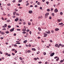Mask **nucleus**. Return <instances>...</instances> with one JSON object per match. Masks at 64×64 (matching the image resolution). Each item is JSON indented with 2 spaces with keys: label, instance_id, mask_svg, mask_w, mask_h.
Returning a JSON list of instances; mask_svg holds the SVG:
<instances>
[{
  "label": "nucleus",
  "instance_id": "c85d7f7f",
  "mask_svg": "<svg viewBox=\"0 0 64 64\" xmlns=\"http://www.w3.org/2000/svg\"><path fill=\"white\" fill-rule=\"evenodd\" d=\"M7 24H5L4 25V26L5 27H7Z\"/></svg>",
  "mask_w": 64,
  "mask_h": 64
},
{
  "label": "nucleus",
  "instance_id": "393cba45",
  "mask_svg": "<svg viewBox=\"0 0 64 64\" xmlns=\"http://www.w3.org/2000/svg\"><path fill=\"white\" fill-rule=\"evenodd\" d=\"M52 16H54V13H52Z\"/></svg>",
  "mask_w": 64,
  "mask_h": 64
},
{
  "label": "nucleus",
  "instance_id": "9d476101",
  "mask_svg": "<svg viewBox=\"0 0 64 64\" xmlns=\"http://www.w3.org/2000/svg\"><path fill=\"white\" fill-rule=\"evenodd\" d=\"M27 42V40H26L24 41V43H26V42Z\"/></svg>",
  "mask_w": 64,
  "mask_h": 64
},
{
  "label": "nucleus",
  "instance_id": "13d9d810",
  "mask_svg": "<svg viewBox=\"0 0 64 64\" xmlns=\"http://www.w3.org/2000/svg\"><path fill=\"white\" fill-rule=\"evenodd\" d=\"M41 34V32H38V34Z\"/></svg>",
  "mask_w": 64,
  "mask_h": 64
},
{
  "label": "nucleus",
  "instance_id": "c03bdc74",
  "mask_svg": "<svg viewBox=\"0 0 64 64\" xmlns=\"http://www.w3.org/2000/svg\"><path fill=\"white\" fill-rule=\"evenodd\" d=\"M14 52L16 53L17 52V51L16 50H14Z\"/></svg>",
  "mask_w": 64,
  "mask_h": 64
},
{
  "label": "nucleus",
  "instance_id": "ddd939ff",
  "mask_svg": "<svg viewBox=\"0 0 64 64\" xmlns=\"http://www.w3.org/2000/svg\"><path fill=\"white\" fill-rule=\"evenodd\" d=\"M59 29L58 28H56L55 29V31H58V30H59Z\"/></svg>",
  "mask_w": 64,
  "mask_h": 64
},
{
  "label": "nucleus",
  "instance_id": "9b49d317",
  "mask_svg": "<svg viewBox=\"0 0 64 64\" xmlns=\"http://www.w3.org/2000/svg\"><path fill=\"white\" fill-rule=\"evenodd\" d=\"M32 50L33 51H36V49L35 48H32Z\"/></svg>",
  "mask_w": 64,
  "mask_h": 64
},
{
  "label": "nucleus",
  "instance_id": "58836bf2",
  "mask_svg": "<svg viewBox=\"0 0 64 64\" xmlns=\"http://www.w3.org/2000/svg\"><path fill=\"white\" fill-rule=\"evenodd\" d=\"M16 2V0H14L12 1V2H13V3H14V2Z\"/></svg>",
  "mask_w": 64,
  "mask_h": 64
},
{
  "label": "nucleus",
  "instance_id": "7ed1b4c3",
  "mask_svg": "<svg viewBox=\"0 0 64 64\" xmlns=\"http://www.w3.org/2000/svg\"><path fill=\"white\" fill-rule=\"evenodd\" d=\"M58 10L57 8H56L54 10V12L57 13V12H58Z\"/></svg>",
  "mask_w": 64,
  "mask_h": 64
},
{
  "label": "nucleus",
  "instance_id": "f03ea898",
  "mask_svg": "<svg viewBox=\"0 0 64 64\" xmlns=\"http://www.w3.org/2000/svg\"><path fill=\"white\" fill-rule=\"evenodd\" d=\"M44 37H47V36L48 35V34H46L45 33H44Z\"/></svg>",
  "mask_w": 64,
  "mask_h": 64
},
{
  "label": "nucleus",
  "instance_id": "e2e57ef3",
  "mask_svg": "<svg viewBox=\"0 0 64 64\" xmlns=\"http://www.w3.org/2000/svg\"><path fill=\"white\" fill-rule=\"evenodd\" d=\"M34 7H35L36 8V7H38V6H37V5H36Z\"/></svg>",
  "mask_w": 64,
  "mask_h": 64
},
{
  "label": "nucleus",
  "instance_id": "cd10ccee",
  "mask_svg": "<svg viewBox=\"0 0 64 64\" xmlns=\"http://www.w3.org/2000/svg\"><path fill=\"white\" fill-rule=\"evenodd\" d=\"M38 5H39L40 4V2H38L37 3Z\"/></svg>",
  "mask_w": 64,
  "mask_h": 64
},
{
  "label": "nucleus",
  "instance_id": "f3484780",
  "mask_svg": "<svg viewBox=\"0 0 64 64\" xmlns=\"http://www.w3.org/2000/svg\"><path fill=\"white\" fill-rule=\"evenodd\" d=\"M63 24V23L62 22L61 23H60L58 25H62V24Z\"/></svg>",
  "mask_w": 64,
  "mask_h": 64
},
{
  "label": "nucleus",
  "instance_id": "680f3d73",
  "mask_svg": "<svg viewBox=\"0 0 64 64\" xmlns=\"http://www.w3.org/2000/svg\"><path fill=\"white\" fill-rule=\"evenodd\" d=\"M38 63L39 64H41V63H42V62H38Z\"/></svg>",
  "mask_w": 64,
  "mask_h": 64
},
{
  "label": "nucleus",
  "instance_id": "e433bc0d",
  "mask_svg": "<svg viewBox=\"0 0 64 64\" xmlns=\"http://www.w3.org/2000/svg\"><path fill=\"white\" fill-rule=\"evenodd\" d=\"M16 15H17V16H19L20 15L19 14H18V13H16Z\"/></svg>",
  "mask_w": 64,
  "mask_h": 64
},
{
  "label": "nucleus",
  "instance_id": "4d7b16f0",
  "mask_svg": "<svg viewBox=\"0 0 64 64\" xmlns=\"http://www.w3.org/2000/svg\"><path fill=\"white\" fill-rule=\"evenodd\" d=\"M60 62H63V60H61L60 61Z\"/></svg>",
  "mask_w": 64,
  "mask_h": 64
},
{
  "label": "nucleus",
  "instance_id": "bb28decb",
  "mask_svg": "<svg viewBox=\"0 0 64 64\" xmlns=\"http://www.w3.org/2000/svg\"><path fill=\"white\" fill-rule=\"evenodd\" d=\"M58 22H61V20H60L59 19H58Z\"/></svg>",
  "mask_w": 64,
  "mask_h": 64
},
{
  "label": "nucleus",
  "instance_id": "b1692460",
  "mask_svg": "<svg viewBox=\"0 0 64 64\" xmlns=\"http://www.w3.org/2000/svg\"><path fill=\"white\" fill-rule=\"evenodd\" d=\"M7 16L8 17H10V16L11 15L10 14H8L7 15Z\"/></svg>",
  "mask_w": 64,
  "mask_h": 64
},
{
  "label": "nucleus",
  "instance_id": "c756f323",
  "mask_svg": "<svg viewBox=\"0 0 64 64\" xmlns=\"http://www.w3.org/2000/svg\"><path fill=\"white\" fill-rule=\"evenodd\" d=\"M29 4V3H28L27 4H26V6H28V5Z\"/></svg>",
  "mask_w": 64,
  "mask_h": 64
},
{
  "label": "nucleus",
  "instance_id": "4c0bfd02",
  "mask_svg": "<svg viewBox=\"0 0 64 64\" xmlns=\"http://www.w3.org/2000/svg\"><path fill=\"white\" fill-rule=\"evenodd\" d=\"M14 47H17V45L16 44H14Z\"/></svg>",
  "mask_w": 64,
  "mask_h": 64
},
{
  "label": "nucleus",
  "instance_id": "6e6d98bb",
  "mask_svg": "<svg viewBox=\"0 0 64 64\" xmlns=\"http://www.w3.org/2000/svg\"><path fill=\"white\" fill-rule=\"evenodd\" d=\"M34 60H37V58H34Z\"/></svg>",
  "mask_w": 64,
  "mask_h": 64
},
{
  "label": "nucleus",
  "instance_id": "052dcab7",
  "mask_svg": "<svg viewBox=\"0 0 64 64\" xmlns=\"http://www.w3.org/2000/svg\"><path fill=\"white\" fill-rule=\"evenodd\" d=\"M20 21H21V22H22V19H21L20 18Z\"/></svg>",
  "mask_w": 64,
  "mask_h": 64
},
{
  "label": "nucleus",
  "instance_id": "72a5a7b5",
  "mask_svg": "<svg viewBox=\"0 0 64 64\" xmlns=\"http://www.w3.org/2000/svg\"><path fill=\"white\" fill-rule=\"evenodd\" d=\"M54 30H52L51 31V32L52 33H54Z\"/></svg>",
  "mask_w": 64,
  "mask_h": 64
},
{
  "label": "nucleus",
  "instance_id": "6e6552de",
  "mask_svg": "<svg viewBox=\"0 0 64 64\" xmlns=\"http://www.w3.org/2000/svg\"><path fill=\"white\" fill-rule=\"evenodd\" d=\"M32 12H33L32 10L29 11L28 13L30 14H32Z\"/></svg>",
  "mask_w": 64,
  "mask_h": 64
},
{
  "label": "nucleus",
  "instance_id": "f8f14e48",
  "mask_svg": "<svg viewBox=\"0 0 64 64\" xmlns=\"http://www.w3.org/2000/svg\"><path fill=\"white\" fill-rule=\"evenodd\" d=\"M5 33H6V34H8L9 33V31H8L7 30V31H6L5 32Z\"/></svg>",
  "mask_w": 64,
  "mask_h": 64
},
{
  "label": "nucleus",
  "instance_id": "49530a36",
  "mask_svg": "<svg viewBox=\"0 0 64 64\" xmlns=\"http://www.w3.org/2000/svg\"><path fill=\"white\" fill-rule=\"evenodd\" d=\"M53 8H51L50 10V11H53Z\"/></svg>",
  "mask_w": 64,
  "mask_h": 64
},
{
  "label": "nucleus",
  "instance_id": "2eb2a0df",
  "mask_svg": "<svg viewBox=\"0 0 64 64\" xmlns=\"http://www.w3.org/2000/svg\"><path fill=\"white\" fill-rule=\"evenodd\" d=\"M16 12H14L13 13V14L14 15H15V14H16Z\"/></svg>",
  "mask_w": 64,
  "mask_h": 64
},
{
  "label": "nucleus",
  "instance_id": "bf43d9fd",
  "mask_svg": "<svg viewBox=\"0 0 64 64\" xmlns=\"http://www.w3.org/2000/svg\"><path fill=\"white\" fill-rule=\"evenodd\" d=\"M58 58V57L57 56H56L54 57V59H56V58Z\"/></svg>",
  "mask_w": 64,
  "mask_h": 64
},
{
  "label": "nucleus",
  "instance_id": "09e8293b",
  "mask_svg": "<svg viewBox=\"0 0 64 64\" xmlns=\"http://www.w3.org/2000/svg\"><path fill=\"white\" fill-rule=\"evenodd\" d=\"M17 31H20L21 30L20 29H17Z\"/></svg>",
  "mask_w": 64,
  "mask_h": 64
},
{
  "label": "nucleus",
  "instance_id": "de8ad7c7",
  "mask_svg": "<svg viewBox=\"0 0 64 64\" xmlns=\"http://www.w3.org/2000/svg\"><path fill=\"white\" fill-rule=\"evenodd\" d=\"M20 59L21 60H22V58L21 57H20Z\"/></svg>",
  "mask_w": 64,
  "mask_h": 64
},
{
  "label": "nucleus",
  "instance_id": "3c124183",
  "mask_svg": "<svg viewBox=\"0 0 64 64\" xmlns=\"http://www.w3.org/2000/svg\"><path fill=\"white\" fill-rule=\"evenodd\" d=\"M29 31H30V30H29V29H28L27 30H26L27 32H29Z\"/></svg>",
  "mask_w": 64,
  "mask_h": 64
},
{
  "label": "nucleus",
  "instance_id": "4468645a",
  "mask_svg": "<svg viewBox=\"0 0 64 64\" xmlns=\"http://www.w3.org/2000/svg\"><path fill=\"white\" fill-rule=\"evenodd\" d=\"M55 47H58V44H55Z\"/></svg>",
  "mask_w": 64,
  "mask_h": 64
},
{
  "label": "nucleus",
  "instance_id": "864d4df0",
  "mask_svg": "<svg viewBox=\"0 0 64 64\" xmlns=\"http://www.w3.org/2000/svg\"><path fill=\"white\" fill-rule=\"evenodd\" d=\"M29 33H30V34H31V33H32V32H31V31H30L29 32Z\"/></svg>",
  "mask_w": 64,
  "mask_h": 64
},
{
  "label": "nucleus",
  "instance_id": "774afa93",
  "mask_svg": "<svg viewBox=\"0 0 64 64\" xmlns=\"http://www.w3.org/2000/svg\"><path fill=\"white\" fill-rule=\"evenodd\" d=\"M47 63H48L47 62H45V64H47Z\"/></svg>",
  "mask_w": 64,
  "mask_h": 64
},
{
  "label": "nucleus",
  "instance_id": "a878e982",
  "mask_svg": "<svg viewBox=\"0 0 64 64\" xmlns=\"http://www.w3.org/2000/svg\"><path fill=\"white\" fill-rule=\"evenodd\" d=\"M30 24H31V22H28V25H30Z\"/></svg>",
  "mask_w": 64,
  "mask_h": 64
},
{
  "label": "nucleus",
  "instance_id": "69168bd1",
  "mask_svg": "<svg viewBox=\"0 0 64 64\" xmlns=\"http://www.w3.org/2000/svg\"><path fill=\"white\" fill-rule=\"evenodd\" d=\"M6 55H8V53H6Z\"/></svg>",
  "mask_w": 64,
  "mask_h": 64
},
{
  "label": "nucleus",
  "instance_id": "8fccbe9b",
  "mask_svg": "<svg viewBox=\"0 0 64 64\" xmlns=\"http://www.w3.org/2000/svg\"><path fill=\"white\" fill-rule=\"evenodd\" d=\"M31 44H29L28 45V47H31Z\"/></svg>",
  "mask_w": 64,
  "mask_h": 64
},
{
  "label": "nucleus",
  "instance_id": "39448f33",
  "mask_svg": "<svg viewBox=\"0 0 64 64\" xmlns=\"http://www.w3.org/2000/svg\"><path fill=\"white\" fill-rule=\"evenodd\" d=\"M54 54H55L54 52L52 53V54H50V56H51V57H52V56H53Z\"/></svg>",
  "mask_w": 64,
  "mask_h": 64
},
{
  "label": "nucleus",
  "instance_id": "f704fd0d",
  "mask_svg": "<svg viewBox=\"0 0 64 64\" xmlns=\"http://www.w3.org/2000/svg\"><path fill=\"white\" fill-rule=\"evenodd\" d=\"M43 54H44V55H45L46 54V53L45 52H44L43 53Z\"/></svg>",
  "mask_w": 64,
  "mask_h": 64
},
{
  "label": "nucleus",
  "instance_id": "a18cd8bd",
  "mask_svg": "<svg viewBox=\"0 0 64 64\" xmlns=\"http://www.w3.org/2000/svg\"><path fill=\"white\" fill-rule=\"evenodd\" d=\"M40 53V52L39 51H38V52H37V53H36V54H38Z\"/></svg>",
  "mask_w": 64,
  "mask_h": 64
},
{
  "label": "nucleus",
  "instance_id": "7c9ffc66",
  "mask_svg": "<svg viewBox=\"0 0 64 64\" xmlns=\"http://www.w3.org/2000/svg\"><path fill=\"white\" fill-rule=\"evenodd\" d=\"M59 58H58L57 59H56V61H58L59 60Z\"/></svg>",
  "mask_w": 64,
  "mask_h": 64
},
{
  "label": "nucleus",
  "instance_id": "603ef678",
  "mask_svg": "<svg viewBox=\"0 0 64 64\" xmlns=\"http://www.w3.org/2000/svg\"><path fill=\"white\" fill-rule=\"evenodd\" d=\"M15 10L16 11H18V10H17L16 8L15 9Z\"/></svg>",
  "mask_w": 64,
  "mask_h": 64
},
{
  "label": "nucleus",
  "instance_id": "0eeeda50",
  "mask_svg": "<svg viewBox=\"0 0 64 64\" xmlns=\"http://www.w3.org/2000/svg\"><path fill=\"white\" fill-rule=\"evenodd\" d=\"M18 20H19V18H17L16 19H15V21H16V22H17Z\"/></svg>",
  "mask_w": 64,
  "mask_h": 64
},
{
  "label": "nucleus",
  "instance_id": "37998d69",
  "mask_svg": "<svg viewBox=\"0 0 64 64\" xmlns=\"http://www.w3.org/2000/svg\"><path fill=\"white\" fill-rule=\"evenodd\" d=\"M15 50V49H12V51H14V50Z\"/></svg>",
  "mask_w": 64,
  "mask_h": 64
},
{
  "label": "nucleus",
  "instance_id": "5701e85b",
  "mask_svg": "<svg viewBox=\"0 0 64 64\" xmlns=\"http://www.w3.org/2000/svg\"><path fill=\"white\" fill-rule=\"evenodd\" d=\"M22 30L23 31H26V29H24Z\"/></svg>",
  "mask_w": 64,
  "mask_h": 64
},
{
  "label": "nucleus",
  "instance_id": "20e7f679",
  "mask_svg": "<svg viewBox=\"0 0 64 64\" xmlns=\"http://www.w3.org/2000/svg\"><path fill=\"white\" fill-rule=\"evenodd\" d=\"M14 28H12V29H11L10 30V32H12L13 31H14Z\"/></svg>",
  "mask_w": 64,
  "mask_h": 64
},
{
  "label": "nucleus",
  "instance_id": "aec40b11",
  "mask_svg": "<svg viewBox=\"0 0 64 64\" xmlns=\"http://www.w3.org/2000/svg\"><path fill=\"white\" fill-rule=\"evenodd\" d=\"M7 6H10V5H11V4H10V3H8L7 4Z\"/></svg>",
  "mask_w": 64,
  "mask_h": 64
},
{
  "label": "nucleus",
  "instance_id": "4be33fe9",
  "mask_svg": "<svg viewBox=\"0 0 64 64\" xmlns=\"http://www.w3.org/2000/svg\"><path fill=\"white\" fill-rule=\"evenodd\" d=\"M27 52H28V53H30V52H31V51L30 50H28Z\"/></svg>",
  "mask_w": 64,
  "mask_h": 64
},
{
  "label": "nucleus",
  "instance_id": "a211bd4d",
  "mask_svg": "<svg viewBox=\"0 0 64 64\" xmlns=\"http://www.w3.org/2000/svg\"><path fill=\"white\" fill-rule=\"evenodd\" d=\"M38 30H39L40 31L41 30V28H40V27L38 28Z\"/></svg>",
  "mask_w": 64,
  "mask_h": 64
},
{
  "label": "nucleus",
  "instance_id": "a19ab883",
  "mask_svg": "<svg viewBox=\"0 0 64 64\" xmlns=\"http://www.w3.org/2000/svg\"><path fill=\"white\" fill-rule=\"evenodd\" d=\"M3 15H4V16H5V15H6V14L5 13V12H4V13L3 14Z\"/></svg>",
  "mask_w": 64,
  "mask_h": 64
},
{
  "label": "nucleus",
  "instance_id": "5fc2aeb1",
  "mask_svg": "<svg viewBox=\"0 0 64 64\" xmlns=\"http://www.w3.org/2000/svg\"><path fill=\"white\" fill-rule=\"evenodd\" d=\"M49 19H52V18L51 17V16H50L49 17Z\"/></svg>",
  "mask_w": 64,
  "mask_h": 64
},
{
  "label": "nucleus",
  "instance_id": "c9c22d12",
  "mask_svg": "<svg viewBox=\"0 0 64 64\" xmlns=\"http://www.w3.org/2000/svg\"><path fill=\"white\" fill-rule=\"evenodd\" d=\"M46 3L47 4V5H48L49 4V2H46Z\"/></svg>",
  "mask_w": 64,
  "mask_h": 64
},
{
  "label": "nucleus",
  "instance_id": "423d86ee",
  "mask_svg": "<svg viewBox=\"0 0 64 64\" xmlns=\"http://www.w3.org/2000/svg\"><path fill=\"white\" fill-rule=\"evenodd\" d=\"M48 31L46 32H45L46 33H47L48 34H50V31L48 30Z\"/></svg>",
  "mask_w": 64,
  "mask_h": 64
},
{
  "label": "nucleus",
  "instance_id": "473e14b6",
  "mask_svg": "<svg viewBox=\"0 0 64 64\" xmlns=\"http://www.w3.org/2000/svg\"><path fill=\"white\" fill-rule=\"evenodd\" d=\"M60 14L61 15H63V13L62 12H60Z\"/></svg>",
  "mask_w": 64,
  "mask_h": 64
},
{
  "label": "nucleus",
  "instance_id": "ea45409f",
  "mask_svg": "<svg viewBox=\"0 0 64 64\" xmlns=\"http://www.w3.org/2000/svg\"><path fill=\"white\" fill-rule=\"evenodd\" d=\"M26 33V32H22V33L23 34H25Z\"/></svg>",
  "mask_w": 64,
  "mask_h": 64
},
{
  "label": "nucleus",
  "instance_id": "0e129e2a",
  "mask_svg": "<svg viewBox=\"0 0 64 64\" xmlns=\"http://www.w3.org/2000/svg\"><path fill=\"white\" fill-rule=\"evenodd\" d=\"M8 56H11V54H8Z\"/></svg>",
  "mask_w": 64,
  "mask_h": 64
},
{
  "label": "nucleus",
  "instance_id": "6ab92c4d",
  "mask_svg": "<svg viewBox=\"0 0 64 64\" xmlns=\"http://www.w3.org/2000/svg\"><path fill=\"white\" fill-rule=\"evenodd\" d=\"M1 34L2 35H4V34H5V33H4V32H2Z\"/></svg>",
  "mask_w": 64,
  "mask_h": 64
},
{
  "label": "nucleus",
  "instance_id": "1a4fd4ad",
  "mask_svg": "<svg viewBox=\"0 0 64 64\" xmlns=\"http://www.w3.org/2000/svg\"><path fill=\"white\" fill-rule=\"evenodd\" d=\"M62 46V44H59V46H58V48H59L60 46Z\"/></svg>",
  "mask_w": 64,
  "mask_h": 64
},
{
  "label": "nucleus",
  "instance_id": "338daca9",
  "mask_svg": "<svg viewBox=\"0 0 64 64\" xmlns=\"http://www.w3.org/2000/svg\"><path fill=\"white\" fill-rule=\"evenodd\" d=\"M12 55H15V54L14 53H12Z\"/></svg>",
  "mask_w": 64,
  "mask_h": 64
},
{
  "label": "nucleus",
  "instance_id": "dca6fc26",
  "mask_svg": "<svg viewBox=\"0 0 64 64\" xmlns=\"http://www.w3.org/2000/svg\"><path fill=\"white\" fill-rule=\"evenodd\" d=\"M6 21L7 22H9L10 21V20H6Z\"/></svg>",
  "mask_w": 64,
  "mask_h": 64
},
{
  "label": "nucleus",
  "instance_id": "2f4dec72",
  "mask_svg": "<svg viewBox=\"0 0 64 64\" xmlns=\"http://www.w3.org/2000/svg\"><path fill=\"white\" fill-rule=\"evenodd\" d=\"M47 10L48 12H49L50 11V9H47Z\"/></svg>",
  "mask_w": 64,
  "mask_h": 64
},
{
  "label": "nucleus",
  "instance_id": "f257e3e1",
  "mask_svg": "<svg viewBox=\"0 0 64 64\" xmlns=\"http://www.w3.org/2000/svg\"><path fill=\"white\" fill-rule=\"evenodd\" d=\"M49 13H47L45 14V17L46 18H47L48 17V16L49 15Z\"/></svg>",
  "mask_w": 64,
  "mask_h": 64
},
{
  "label": "nucleus",
  "instance_id": "412c9836",
  "mask_svg": "<svg viewBox=\"0 0 64 64\" xmlns=\"http://www.w3.org/2000/svg\"><path fill=\"white\" fill-rule=\"evenodd\" d=\"M22 1V0H19L18 2L20 3V2H21Z\"/></svg>",
  "mask_w": 64,
  "mask_h": 64
},
{
  "label": "nucleus",
  "instance_id": "79ce46f5",
  "mask_svg": "<svg viewBox=\"0 0 64 64\" xmlns=\"http://www.w3.org/2000/svg\"><path fill=\"white\" fill-rule=\"evenodd\" d=\"M8 27L10 28H11V26H8Z\"/></svg>",
  "mask_w": 64,
  "mask_h": 64
}]
</instances>
